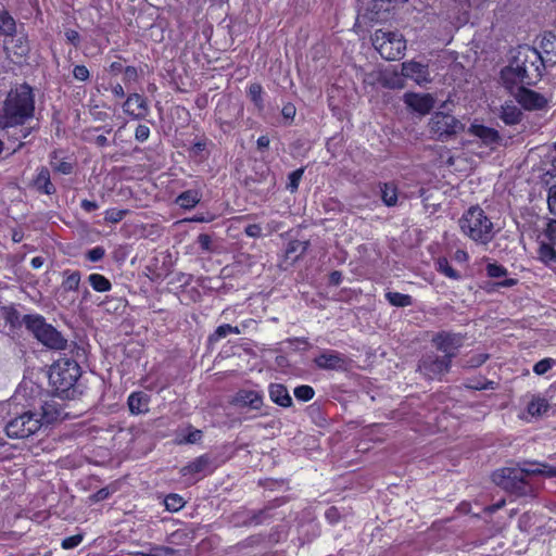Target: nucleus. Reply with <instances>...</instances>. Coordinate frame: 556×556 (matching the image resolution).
Segmentation results:
<instances>
[{"label": "nucleus", "mask_w": 556, "mask_h": 556, "mask_svg": "<svg viewBox=\"0 0 556 556\" xmlns=\"http://www.w3.org/2000/svg\"><path fill=\"white\" fill-rule=\"evenodd\" d=\"M235 404L251 409H260L263 406V395L253 390H240L235 396Z\"/></svg>", "instance_id": "nucleus-22"}, {"label": "nucleus", "mask_w": 556, "mask_h": 556, "mask_svg": "<svg viewBox=\"0 0 556 556\" xmlns=\"http://www.w3.org/2000/svg\"><path fill=\"white\" fill-rule=\"evenodd\" d=\"M468 132L472 136L478 137L483 144L494 146L501 141L498 131L494 128L486 127L484 125L471 124Z\"/></svg>", "instance_id": "nucleus-21"}, {"label": "nucleus", "mask_w": 556, "mask_h": 556, "mask_svg": "<svg viewBox=\"0 0 556 556\" xmlns=\"http://www.w3.org/2000/svg\"><path fill=\"white\" fill-rule=\"evenodd\" d=\"M486 274L491 278H501L507 275V269L500 264L490 263L486 265Z\"/></svg>", "instance_id": "nucleus-49"}, {"label": "nucleus", "mask_w": 556, "mask_h": 556, "mask_svg": "<svg viewBox=\"0 0 556 556\" xmlns=\"http://www.w3.org/2000/svg\"><path fill=\"white\" fill-rule=\"evenodd\" d=\"M277 505H269L260 510L256 515H254L255 520H266V519H285L286 516L282 511L277 510Z\"/></svg>", "instance_id": "nucleus-36"}, {"label": "nucleus", "mask_w": 556, "mask_h": 556, "mask_svg": "<svg viewBox=\"0 0 556 556\" xmlns=\"http://www.w3.org/2000/svg\"><path fill=\"white\" fill-rule=\"evenodd\" d=\"M541 184L548 187V189L556 186V157L552 160L551 166L542 174Z\"/></svg>", "instance_id": "nucleus-41"}, {"label": "nucleus", "mask_w": 556, "mask_h": 556, "mask_svg": "<svg viewBox=\"0 0 556 556\" xmlns=\"http://www.w3.org/2000/svg\"><path fill=\"white\" fill-rule=\"evenodd\" d=\"M518 103L526 110H542L547 104V99L541 93L526 87H520L514 92Z\"/></svg>", "instance_id": "nucleus-16"}, {"label": "nucleus", "mask_w": 556, "mask_h": 556, "mask_svg": "<svg viewBox=\"0 0 556 556\" xmlns=\"http://www.w3.org/2000/svg\"><path fill=\"white\" fill-rule=\"evenodd\" d=\"M534 475H540V463H531L525 467L497 469L492 473V480L495 484L511 494L528 496L533 493L529 478Z\"/></svg>", "instance_id": "nucleus-3"}, {"label": "nucleus", "mask_w": 556, "mask_h": 556, "mask_svg": "<svg viewBox=\"0 0 556 556\" xmlns=\"http://www.w3.org/2000/svg\"><path fill=\"white\" fill-rule=\"evenodd\" d=\"M433 346L443 353V356L448 357L452 362L456 357L458 350L464 344V336L451 331H439L432 339Z\"/></svg>", "instance_id": "nucleus-12"}, {"label": "nucleus", "mask_w": 556, "mask_h": 556, "mask_svg": "<svg viewBox=\"0 0 556 556\" xmlns=\"http://www.w3.org/2000/svg\"><path fill=\"white\" fill-rule=\"evenodd\" d=\"M342 281V273L339 270H333L329 275V283L332 286H339Z\"/></svg>", "instance_id": "nucleus-64"}, {"label": "nucleus", "mask_w": 556, "mask_h": 556, "mask_svg": "<svg viewBox=\"0 0 556 556\" xmlns=\"http://www.w3.org/2000/svg\"><path fill=\"white\" fill-rule=\"evenodd\" d=\"M202 438V431L200 430H192L188 433V435L186 437L185 441L187 443H190V444H193V443H197L201 440Z\"/></svg>", "instance_id": "nucleus-62"}, {"label": "nucleus", "mask_w": 556, "mask_h": 556, "mask_svg": "<svg viewBox=\"0 0 556 556\" xmlns=\"http://www.w3.org/2000/svg\"><path fill=\"white\" fill-rule=\"evenodd\" d=\"M462 232L478 244H488L495 236L494 225L478 205L470 206L458 220Z\"/></svg>", "instance_id": "nucleus-4"}, {"label": "nucleus", "mask_w": 556, "mask_h": 556, "mask_svg": "<svg viewBox=\"0 0 556 556\" xmlns=\"http://www.w3.org/2000/svg\"><path fill=\"white\" fill-rule=\"evenodd\" d=\"M262 93H263V88H262L261 84H258V83H253L248 88V96L258 110L264 109V101L262 98Z\"/></svg>", "instance_id": "nucleus-38"}, {"label": "nucleus", "mask_w": 556, "mask_h": 556, "mask_svg": "<svg viewBox=\"0 0 556 556\" xmlns=\"http://www.w3.org/2000/svg\"><path fill=\"white\" fill-rule=\"evenodd\" d=\"M522 112L514 104H505L502 106L501 119L506 125H516L521 121Z\"/></svg>", "instance_id": "nucleus-29"}, {"label": "nucleus", "mask_w": 556, "mask_h": 556, "mask_svg": "<svg viewBox=\"0 0 556 556\" xmlns=\"http://www.w3.org/2000/svg\"><path fill=\"white\" fill-rule=\"evenodd\" d=\"M452 362L448 357L440 356L433 352L426 353L418 362L417 370L427 379H441L451 369Z\"/></svg>", "instance_id": "nucleus-10"}, {"label": "nucleus", "mask_w": 556, "mask_h": 556, "mask_svg": "<svg viewBox=\"0 0 556 556\" xmlns=\"http://www.w3.org/2000/svg\"><path fill=\"white\" fill-rule=\"evenodd\" d=\"M504 504H505L504 501H501L494 505H490V506H485V507H480L478 504H476V508H478V510H473L470 503L463 502L458 505V507L456 509L457 514H458L456 516V518L470 515L472 518L486 519V518L492 517V514L494 511L498 510L500 508H502L504 506Z\"/></svg>", "instance_id": "nucleus-18"}, {"label": "nucleus", "mask_w": 556, "mask_h": 556, "mask_svg": "<svg viewBox=\"0 0 556 556\" xmlns=\"http://www.w3.org/2000/svg\"><path fill=\"white\" fill-rule=\"evenodd\" d=\"M16 31L15 20L5 10H0V35L13 36Z\"/></svg>", "instance_id": "nucleus-32"}, {"label": "nucleus", "mask_w": 556, "mask_h": 556, "mask_svg": "<svg viewBox=\"0 0 556 556\" xmlns=\"http://www.w3.org/2000/svg\"><path fill=\"white\" fill-rule=\"evenodd\" d=\"M31 187L41 194L52 195L56 192V188L51 181L50 170L45 166L37 169Z\"/></svg>", "instance_id": "nucleus-20"}, {"label": "nucleus", "mask_w": 556, "mask_h": 556, "mask_svg": "<svg viewBox=\"0 0 556 556\" xmlns=\"http://www.w3.org/2000/svg\"><path fill=\"white\" fill-rule=\"evenodd\" d=\"M547 205L549 212L556 215V186L548 189Z\"/></svg>", "instance_id": "nucleus-55"}, {"label": "nucleus", "mask_w": 556, "mask_h": 556, "mask_svg": "<svg viewBox=\"0 0 556 556\" xmlns=\"http://www.w3.org/2000/svg\"><path fill=\"white\" fill-rule=\"evenodd\" d=\"M88 282L97 292H108L112 289L111 281L101 274H91L88 276Z\"/></svg>", "instance_id": "nucleus-33"}, {"label": "nucleus", "mask_w": 556, "mask_h": 556, "mask_svg": "<svg viewBox=\"0 0 556 556\" xmlns=\"http://www.w3.org/2000/svg\"><path fill=\"white\" fill-rule=\"evenodd\" d=\"M540 475L547 478L556 477V467L540 463Z\"/></svg>", "instance_id": "nucleus-59"}, {"label": "nucleus", "mask_w": 556, "mask_h": 556, "mask_svg": "<svg viewBox=\"0 0 556 556\" xmlns=\"http://www.w3.org/2000/svg\"><path fill=\"white\" fill-rule=\"evenodd\" d=\"M39 430L38 412L31 409L15 413L5 425V433L11 439H26Z\"/></svg>", "instance_id": "nucleus-8"}, {"label": "nucleus", "mask_w": 556, "mask_h": 556, "mask_svg": "<svg viewBox=\"0 0 556 556\" xmlns=\"http://www.w3.org/2000/svg\"><path fill=\"white\" fill-rule=\"evenodd\" d=\"M269 399L277 405L288 408L292 405V397L287 387L282 383H270L268 386Z\"/></svg>", "instance_id": "nucleus-24"}, {"label": "nucleus", "mask_w": 556, "mask_h": 556, "mask_svg": "<svg viewBox=\"0 0 556 556\" xmlns=\"http://www.w3.org/2000/svg\"><path fill=\"white\" fill-rule=\"evenodd\" d=\"M555 364L556 361L553 358H543L533 366V371L536 375L542 376L546 374Z\"/></svg>", "instance_id": "nucleus-45"}, {"label": "nucleus", "mask_w": 556, "mask_h": 556, "mask_svg": "<svg viewBox=\"0 0 556 556\" xmlns=\"http://www.w3.org/2000/svg\"><path fill=\"white\" fill-rule=\"evenodd\" d=\"M488 359H489V354H485V353L475 354L464 361L463 367L468 368V369L478 368L481 365H483Z\"/></svg>", "instance_id": "nucleus-44"}, {"label": "nucleus", "mask_w": 556, "mask_h": 556, "mask_svg": "<svg viewBox=\"0 0 556 556\" xmlns=\"http://www.w3.org/2000/svg\"><path fill=\"white\" fill-rule=\"evenodd\" d=\"M211 463H212L211 457L207 454H204V455L197 457L191 463H189L188 465L182 467L180 472L182 473V476L206 472V471L211 472V470H208Z\"/></svg>", "instance_id": "nucleus-25"}, {"label": "nucleus", "mask_w": 556, "mask_h": 556, "mask_svg": "<svg viewBox=\"0 0 556 556\" xmlns=\"http://www.w3.org/2000/svg\"><path fill=\"white\" fill-rule=\"evenodd\" d=\"M23 323L34 333L38 341L53 350H65L67 340L54 327L47 324L40 315H25Z\"/></svg>", "instance_id": "nucleus-5"}, {"label": "nucleus", "mask_w": 556, "mask_h": 556, "mask_svg": "<svg viewBox=\"0 0 556 556\" xmlns=\"http://www.w3.org/2000/svg\"><path fill=\"white\" fill-rule=\"evenodd\" d=\"M293 394L296 400L308 402L314 397L315 391L311 386L302 384L294 389Z\"/></svg>", "instance_id": "nucleus-43"}, {"label": "nucleus", "mask_w": 556, "mask_h": 556, "mask_svg": "<svg viewBox=\"0 0 556 556\" xmlns=\"http://www.w3.org/2000/svg\"><path fill=\"white\" fill-rule=\"evenodd\" d=\"M125 81H135L138 78V72L135 66H127L123 70Z\"/></svg>", "instance_id": "nucleus-58"}, {"label": "nucleus", "mask_w": 556, "mask_h": 556, "mask_svg": "<svg viewBox=\"0 0 556 556\" xmlns=\"http://www.w3.org/2000/svg\"><path fill=\"white\" fill-rule=\"evenodd\" d=\"M131 414H142L149 410V399L143 392H132L127 401Z\"/></svg>", "instance_id": "nucleus-26"}, {"label": "nucleus", "mask_w": 556, "mask_h": 556, "mask_svg": "<svg viewBox=\"0 0 556 556\" xmlns=\"http://www.w3.org/2000/svg\"><path fill=\"white\" fill-rule=\"evenodd\" d=\"M386 299L391 305L396 307H406L413 304V299L410 295L400 292H387Z\"/></svg>", "instance_id": "nucleus-34"}, {"label": "nucleus", "mask_w": 556, "mask_h": 556, "mask_svg": "<svg viewBox=\"0 0 556 556\" xmlns=\"http://www.w3.org/2000/svg\"><path fill=\"white\" fill-rule=\"evenodd\" d=\"M541 48L546 55L556 56V34L546 33L541 41Z\"/></svg>", "instance_id": "nucleus-39"}, {"label": "nucleus", "mask_w": 556, "mask_h": 556, "mask_svg": "<svg viewBox=\"0 0 556 556\" xmlns=\"http://www.w3.org/2000/svg\"><path fill=\"white\" fill-rule=\"evenodd\" d=\"M538 254L539 260L544 264H556V219H552L547 224Z\"/></svg>", "instance_id": "nucleus-13"}, {"label": "nucleus", "mask_w": 556, "mask_h": 556, "mask_svg": "<svg viewBox=\"0 0 556 556\" xmlns=\"http://www.w3.org/2000/svg\"><path fill=\"white\" fill-rule=\"evenodd\" d=\"M81 375L80 366L71 358H60L49 370V383L55 395L62 399H75L78 394L77 381Z\"/></svg>", "instance_id": "nucleus-2"}, {"label": "nucleus", "mask_w": 556, "mask_h": 556, "mask_svg": "<svg viewBox=\"0 0 556 556\" xmlns=\"http://www.w3.org/2000/svg\"><path fill=\"white\" fill-rule=\"evenodd\" d=\"M34 113L35 94L28 84H21L9 91L0 111V127L5 130L9 140L18 141L13 153L25 144L22 139H26L35 129L25 126Z\"/></svg>", "instance_id": "nucleus-1"}, {"label": "nucleus", "mask_w": 556, "mask_h": 556, "mask_svg": "<svg viewBox=\"0 0 556 556\" xmlns=\"http://www.w3.org/2000/svg\"><path fill=\"white\" fill-rule=\"evenodd\" d=\"M50 165L55 172L63 175H70L73 172L72 163L59 160L56 151H53L50 154Z\"/></svg>", "instance_id": "nucleus-37"}, {"label": "nucleus", "mask_w": 556, "mask_h": 556, "mask_svg": "<svg viewBox=\"0 0 556 556\" xmlns=\"http://www.w3.org/2000/svg\"><path fill=\"white\" fill-rule=\"evenodd\" d=\"M371 42L381 58L388 61L401 59L406 50V41L397 31L377 29Z\"/></svg>", "instance_id": "nucleus-6"}, {"label": "nucleus", "mask_w": 556, "mask_h": 556, "mask_svg": "<svg viewBox=\"0 0 556 556\" xmlns=\"http://www.w3.org/2000/svg\"><path fill=\"white\" fill-rule=\"evenodd\" d=\"M315 365L325 370H345L349 359L345 355L334 350H326L314 358Z\"/></svg>", "instance_id": "nucleus-14"}, {"label": "nucleus", "mask_w": 556, "mask_h": 556, "mask_svg": "<svg viewBox=\"0 0 556 556\" xmlns=\"http://www.w3.org/2000/svg\"><path fill=\"white\" fill-rule=\"evenodd\" d=\"M381 200L387 206L397 203V188L393 182L380 184Z\"/></svg>", "instance_id": "nucleus-30"}, {"label": "nucleus", "mask_w": 556, "mask_h": 556, "mask_svg": "<svg viewBox=\"0 0 556 556\" xmlns=\"http://www.w3.org/2000/svg\"><path fill=\"white\" fill-rule=\"evenodd\" d=\"M501 79L504 87L514 93L516 89L526 86H532L538 83L523 66L511 60L509 64L501 71Z\"/></svg>", "instance_id": "nucleus-9"}, {"label": "nucleus", "mask_w": 556, "mask_h": 556, "mask_svg": "<svg viewBox=\"0 0 556 556\" xmlns=\"http://www.w3.org/2000/svg\"><path fill=\"white\" fill-rule=\"evenodd\" d=\"M202 199V193L197 189H189L187 191L181 192L176 198V203L185 208L191 210Z\"/></svg>", "instance_id": "nucleus-27"}, {"label": "nucleus", "mask_w": 556, "mask_h": 556, "mask_svg": "<svg viewBox=\"0 0 556 556\" xmlns=\"http://www.w3.org/2000/svg\"><path fill=\"white\" fill-rule=\"evenodd\" d=\"M295 112H296L295 106L291 103L283 105V108L281 110L282 116L287 119H293L295 116Z\"/></svg>", "instance_id": "nucleus-61"}, {"label": "nucleus", "mask_w": 556, "mask_h": 556, "mask_svg": "<svg viewBox=\"0 0 556 556\" xmlns=\"http://www.w3.org/2000/svg\"><path fill=\"white\" fill-rule=\"evenodd\" d=\"M80 206H81V208L84 211H86L88 213L93 212V211H96L99 207L97 202L90 201V200H87V199L81 201Z\"/></svg>", "instance_id": "nucleus-63"}, {"label": "nucleus", "mask_w": 556, "mask_h": 556, "mask_svg": "<svg viewBox=\"0 0 556 556\" xmlns=\"http://www.w3.org/2000/svg\"><path fill=\"white\" fill-rule=\"evenodd\" d=\"M65 37H66L67 41L71 42L74 47H78V45L80 42V36H79L78 31H76L74 29H67L65 31Z\"/></svg>", "instance_id": "nucleus-60"}, {"label": "nucleus", "mask_w": 556, "mask_h": 556, "mask_svg": "<svg viewBox=\"0 0 556 556\" xmlns=\"http://www.w3.org/2000/svg\"><path fill=\"white\" fill-rule=\"evenodd\" d=\"M438 270L445 275L446 277L458 280L460 278V274L452 267L447 258L440 257L437 262Z\"/></svg>", "instance_id": "nucleus-40"}, {"label": "nucleus", "mask_w": 556, "mask_h": 556, "mask_svg": "<svg viewBox=\"0 0 556 556\" xmlns=\"http://www.w3.org/2000/svg\"><path fill=\"white\" fill-rule=\"evenodd\" d=\"M62 275L64 277V280L62 281V289L65 292L77 291L79 288L80 279H81L80 271H78V270L71 271V270L66 269L62 273Z\"/></svg>", "instance_id": "nucleus-31"}, {"label": "nucleus", "mask_w": 556, "mask_h": 556, "mask_svg": "<svg viewBox=\"0 0 556 556\" xmlns=\"http://www.w3.org/2000/svg\"><path fill=\"white\" fill-rule=\"evenodd\" d=\"M513 60L523 66L539 81L545 70V60L542 54L529 46L519 47Z\"/></svg>", "instance_id": "nucleus-11"}, {"label": "nucleus", "mask_w": 556, "mask_h": 556, "mask_svg": "<svg viewBox=\"0 0 556 556\" xmlns=\"http://www.w3.org/2000/svg\"><path fill=\"white\" fill-rule=\"evenodd\" d=\"M304 174V168H298L289 174V182L287 188L294 192L299 188L300 180Z\"/></svg>", "instance_id": "nucleus-47"}, {"label": "nucleus", "mask_w": 556, "mask_h": 556, "mask_svg": "<svg viewBox=\"0 0 556 556\" xmlns=\"http://www.w3.org/2000/svg\"><path fill=\"white\" fill-rule=\"evenodd\" d=\"M231 333L239 334L240 333L239 328L233 327L228 324H224L216 328V330L208 337V341L211 343L218 342L220 339H223Z\"/></svg>", "instance_id": "nucleus-35"}, {"label": "nucleus", "mask_w": 556, "mask_h": 556, "mask_svg": "<svg viewBox=\"0 0 556 556\" xmlns=\"http://www.w3.org/2000/svg\"><path fill=\"white\" fill-rule=\"evenodd\" d=\"M111 493H112V491L108 486L106 488H102L99 491H97L94 494H92L90 496V498L93 502H101V501L106 500L111 495Z\"/></svg>", "instance_id": "nucleus-56"}, {"label": "nucleus", "mask_w": 556, "mask_h": 556, "mask_svg": "<svg viewBox=\"0 0 556 556\" xmlns=\"http://www.w3.org/2000/svg\"><path fill=\"white\" fill-rule=\"evenodd\" d=\"M403 101L408 109L420 114L426 115L434 108V98L430 93H416L406 92L403 96Z\"/></svg>", "instance_id": "nucleus-15"}, {"label": "nucleus", "mask_w": 556, "mask_h": 556, "mask_svg": "<svg viewBox=\"0 0 556 556\" xmlns=\"http://www.w3.org/2000/svg\"><path fill=\"white\" fill-rule=\"evenodd\" d=\"M63 418V410L59 407V405L54 402H45L40 406V412H38V419L40 422V428L43 425H50L56 420Z\"/></svg>", "instance_id": "nucleus-23"}, {"label": "nucleus", "mask_w": 556, "mask_h": 556, "mask_svg": "<svg viewBox=\"0 0 556 556\" xmlns=\"http://www.w3.org/2000/svg\"><path fill=\"white\" fill-rule=\"evenodd\" d=\"M123 111L132 119H143L149 114L148 101L139 93H130L123 103Z\"/></svg>", "instance_id": "nucleus-17"}, {"label": "nucleus", "mask_w": 556, "mask_h": 556, "mask_svg": "<svg viewBox=\"0 0 556 556\" xmlns=\"http://www.w3.org/2000/svg\"><path fill=\"white\" fill-rule=\"evenodd\" d=\"M428 129L433 139L443 142L464 131L465 124L446 112L438 111L431 115Z\"/></svg>", "instance_id": "nucleus-7"}, {"label": "nucleus", "mask_w": 556, "mask_h": 556, "mask_svg": "<svg viewBox=\"0 0 556 556\" xmlns=\"http://www.w3.org/2000/svg\"><path fill=\"white\" fill-rule=\"evenodd\" d=\"M402 75L415 80L418 85L430 81L428 65L416 61L404 62Z\"/></svg>", "instance_id": "nucleus-19"}, {"label": "nucleus", "mask_w": 556, "mask_h": 556, "mask_svg": "<svg viewBox=\"0 0 556 556\" xmlns=\"http://www.w3.org/2000/svg\"><path fill=\"white\" fill-rule=\"evenodd\" d=\"M164 505L169 511H178L184 507L185 501L180 495L173 493L164 498Z\"/></svg>", "instance_id": "nucleus-42"}, {"label": "nucleus", "mask_w": 556, "mask_h": 556, "mask_svg": "<svg viewBox=\"0 0 556 556\" xmlns=\"http://www.w3.org/2000/svg\"><path fill=\"white\" fill-rule=\"evenodd\" d=\"M84 539V533H76L62 540L61 546L64 549H72L77 547Z\"/></svg>", "instance_id": "nucleus-48"}, {"label": "nucleus", "mask_w": 556, "mask_h": 556, "mask_svg": "<svg viewBox=\"0 0 556 556\" xmlns=\"http://www.w3.org/2000/svg\"><path fill=\"white\" fill-rule=\"evenodd\" d=\"M150 136V128L147 125H138L135 131V138L139 142L148 140Z\"/></svg>", "instance_id": "nucleus-54"}, {"label": "nucleus", "mask_w": 556, "mask_h": 556, "mask_svg": "<svg viewBox=\"0 0 556 556\" xmlns=\"http://www.w3.org/2000/svg\"><path fill=\"white\" fill-rule=\"evenodd\" d=\"M548 401L540 395H532L531 401L528 403L527 406V410L532 417L542 416L548 410Z\"/></svg>", "instance_id": "nucleus-28"}, {"label": "nucleus", "mask_w": 556, "mask_h": 556, "mask_svg": "<svg viewBox=\"0 0 556 556\" xmlns=\"http://www.w3.org/2000/svg\"><path fill=\"white\" fill-rule=\"evenodd\" d=\"M73 76L77 80L86 81L89 79L90 73L85 65H75L73 68Z\"/></svg>", "instance_id": "nucleus-52"}, {"label": "nucleus", "mask_w": 556, "mask_h": 556, "mask_svg": "<svg viewBox=\"0 0 556 556\" xmlns=\"http://www.w3.org/2000/svg\"><path fill=\"white\" fill-rule=\"evenodd\" d=\"M197 242L203 252L211 253L214 251L212 245V238L207 233H200L197 238Z\"/></svg>", "instance_id": "nucleus-50"}, {"label": "nucleus", "mask_w": 556, "mask_h": 556, "mask_svg": "<svg viewBox=\"0 0 556 556\" xmlns=\"http://www.w3.org/2000/svg\"><path fill=\"white\" fill-rule=\"evenodd\" d=\"M244 232L251 238H258L262 235V227L257 224H251L245 227Z\"/></svg>", "instance_id": "nucleus-57"}, {"label": "nucleus", "mask_w": 556, "mask_h": 556, "mask_svg": "<svg viewBox=\"0 0 556 556\" xmlns=\"http://www.w3.org/2000/svg\"><path fill=\"white\" fill-rule=\"evenodd\" d=\"M128 212V210L110 208L105 212L104 219L109 223L115 224L121 222Z\"/></svg>", "instance_id": "nucleus-46"}, {"label": "nucleus", "mask_w": 556, "mask_h": 556, "mask_svg": "<svg viewBox=\"0 0 556 556\" xmlns=\"http://www.w3.org/2000/svg\"><path fill=\"white\" fill-rule=\"evenodd\" d=\"M308 242L306 241H300L295 240L289 243V247L287 249V253H293L296 251H300V255L303 254L307 249Z\"/></svg>", "instance_id": "nucleus-53"}, {"label": "nucleus", "mask_w": 556, "mask_h": 556, "mask_svg": "<svg viewBox=\"0 0 556 556\" xmlns=\"http://www.w3.org/2000/svg\"><path fill=\"white\" fill-rule=\"evenodd\" d=\"M105 255V250L102 247H94L93 249L87 251L86 258L90 262H99Z\"/></svg>", "instance_id": "nucleus-51"}]
</instances>
